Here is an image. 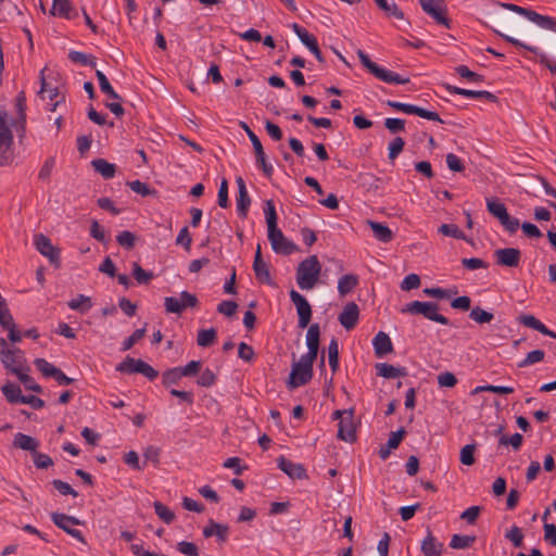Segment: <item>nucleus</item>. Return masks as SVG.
I'll return each mask as SVG.
<instances>
[{"label":"nucleus","instance_id":"nucleus-1","mask_svg":"<svg viewBox=\"0 0 556 556\" xmlns=\"http://www.w3.org/2000/svg\"><path fill=\"white\" fill-rule=\"evenodd\" d=\"M321 264L316 255L303 260L296 268V283L302 290L313 289L319 280Z\"/></svg>","mask_w":556,"mask_h":556},{"label":"nucleus","instance_id":"nucleus-2","mask_svg":"<svg viewBox=\"0 0 556 556\" xmlns=\"http://www.w3.org/2000/svg\"><path fill=\"white\" fill-rule=\"evenodd\" d=\"M357 55L363 66L366 67L368 72L379 80L384 81L387 84L397 85H405L409 83L408 77H402L397 73L381 67L377 63L372 62L363 50H358Z\"/></svg>","mask_w":556,"mask_h":556},{"label":"nucleus","instance_id":"nucleus-3","mask_svg":"<svg viewBox=\"0 0 556 556\" xmlns=\"http://www.w3.org/2000/svg\"><path fill=\"white\" fill-rule=\"evenodd\" d=\"M501 5L511 12L522 15L543 29L556 33V18L552 16L542 15L531 9H527L513 3H501Z\"/></svg>","mask_w":556,"mask_h":556},{"label":"nucleus","instance_id":"nucleus-4","mask_svg":"<svg viewBox=\"0 0 556 556\" xmlns=\"http://www.w3.org/2000/svg\"><path fill=\"white\" fill-rule=\"evenodd\" d=\"M7 112H0V165H9L13 161V134L8 125Z\"/></svg>","mask_w":556,"mask_h":556},{"label":"nucleus","instance_id":"nucleus-5","mask_svg":"<svg viewBox=\"0 0 556 556\" xmlns=\"http://www.w3.org/2000/svg\"><path fill=\"white\" fill-rule=\"evenodd\" d=\"M486 208L491 215L496 217L501 225L509 232L514 233L520 227L519 220L511 217L504 203L497 199H486Z\"/></svg>","mask_w":556,"mask_h":556},{"label":"nucleus","instance_id":"nucleus-6","mask_svg":"<svg viewBox=\"0 0 556 556\" xmlns=\"http://www.w3.org/2000/svg\"><path fill=\"white\" fill-rule=\"evenodd\" d=\"M438 311L439 306L437 303L420 301H413L408 303L403 309V312L406 313L420 314L427 319L439 323L441 325H448V319L445 316L439 314Z\"/></svg>","mask_w":556,"mask_h":556},{"label":"nucleus","instance_id":"nucleus-7","mask_svg":"<svg viewBox=\"0 0 556 556\" xmlns=\"http://www.w3.org/2000/svg\"><path fill=\"white\" fill-rule=\"evenodd\" d=\"M198 304H199L198 298L188 291L180 292L179 298L166 296L164 299L165 311L167 313H173V314H178V315L181 314L184 312V309L193 308V307L198 306Z\"/></svg>","mask_w":556,"mask_h":556},{"label":"nucleus","instance_id":"nucleus-8","mask_svg":"<svg viewBox=\"0 0 556 556\" xmlns=\"http://www.w3.org/2000/svg\"><path fill=\"white\" fill-rule=\"evenodd\" d=\"M333 419H340L338 438L345 442H354L356 440L355 425L353 421V410H336Z\"/></svg>","mask_w":556,"mask_h":556},{"label":"nucleus","instance_id":"nucleus-9","mask_svg":"<svg viewBox=\"0 0 556 556\" xmlns=\"http://www.w3.org/2000/svg\"><path fill=\"white\" fill-rule=\"evenodd\" d=\"M51 519L58 528L64 530L67 534L79 542L86 543L81 531L74 528V526L80 525V521L77 518L61 513H52Z\"/></svg>","mask_w":556,"mask_h":556},{"label":"nucleus","instance_id":"nucleus-10","mask_svg":"<svg viewBox=\"0 0 556 556\" xmlns=\"http://www.w3.org/2000/svg\"><path fill=\"white\" fill-rule=\"evenodd\" d=\"M242 127L245 130V132L253 146L257 166H260L262 168L264 175L269 178L274 173V168L270 164H268L266 162V155H265L261 140L245 123H242Z\"/></svg>","mask_w":556,"mask_h":556},{"label":"nucleus","instance_id":"nucleus-11","mask_svg":"<svg viewBox=\"0 0 556 556\" xmlns=\"http://www.w3.org/2000/svg\"><path fill=\"white\" fill-rule=\"evenodd\" d=\"M386 103L388 106H390L396 111H400V112H403L406 114H414V115L420 116V117L429 119V121L439 122L441 124L443 123V121L441 119V117L439 116V114L437 112L428 111L426 109H422V108L414 105V104L403 103V102L393 101V100H388Z\"/></svg>","mask_w":556,"mask_h":556},{"label":"nucleus","instance_id":"nucleus-12","mask_svg":"<svg viewBox=\"0 0 556 556\" xmlns=\"http://www.w3.org/2000/svg\"><path fill=\"white\" fill-rule=\"evenodd\" d=\"M268 240L276 253L290 255L298 250V247L288 240L278 227L268 230Z\"/></svg>","mask_w":556,"mask_h":556},{"label":"nucleus","instance_id":"nucleus-13","mask_svg":"<svg viewBox=\"0 0 556 556\" xmlns=\"http://www.w3.org/2000/svg\"><path fill=\"white\" fill-rule=\"evenodd\" d=\"M34 243L40 254L46 256L52 265L60 267V250L52 244L47 236L36 235Z\"/></svg>","mask_w":556,"mask_h":556},{"label":"nucleus","instance_id":"nucleus-14","mask_svg":"<svg viewBox=\"0 0 556 556\" xmlns=\"http://www.w3.org/2000/svg\"><path fill=\"white\" fill-rule=\"evenodd\" d=\"M290 299L292 303L296 307L299 321L298 325L300 328H306L311 321L312 318V307L307 300L298 291L291 290L290 291Z\"/></svg>","mask_w":556,"mask_h":556},{"label":"nucleus","instance_id":"nucleus-15","mask_svg":"<svg viewBox=\"0 0 556 556\" xmlns=\"http://www.w3.org/2000/svg\"><path fill=\"white\" fill-rule=\"evenodd\" d=\"M422 10L430 15L438 24L450 27L448 18L442 9L443 0H419Z\"/></svg>","mask_w":556,"mask_h":556},{"label":"nucleus","instance_id":"nucleus-16","mask_svg":"<svg viewBox=\"0 0 556 556\" xmlns=\"http://www.w3.org/2000/svg\"><path fill=\"white\" fill-rule=\"evenodd\" d=\"M0 357L5 368L10 369L15 375H20L24 369L23 365L25 358L22 350L17 348L5 350V353L0 355Z\"/></svg>","mask_w":556,"mask_h":556},{"label":"nucleus","instance_id":"nucleus-17","mask_svg":"<svg viewBox=\"0 0 556 556\" xmlns=\"http://www.w3.org/2000/svg\"><path fill=\"white\" fill-rule=\"evenodd\" d=\"M494 256L497 265L517 267L521 260V252L516 248H504L496 250Z\"/></svg>","mask_w":556,"mask_h":556},{"label":"nucleus","instance_id":"nucleus-18","mask_svg":"<svg viewBox=\"0 0 556 556\" xmlns=\"http://www.w3.org/2000/svg\"><path fill=\"white\" fill-rule=\"evenodd\" d=\"M278 468L288 475L291 479H305L307 478L306 469L302 464L293 463L285 456L277 458Z\"/></svg>","mask_w":556,"mask_h":556},{"label":"nucleus","instance_id":"nucleus-19","mask_svg":"<svg viewBox=\"0 0 556 556\" xmlns=\"http://www.w3.org/2000/svg\"><path fill=\"white\" fill-rule=\"evenodd\" d=\"M359 318V308L356 303L350 302L344 307L343 311L339 315V323L346 330L353 329Z\"/></svg>","mask_w":556,"mask_h":556},{"label":"nucleus","instance_id":"nucleus-20","mask_svg":"<svg viewBox=\"0 0 556 556\" xmlns=\"http://www.w3.org/2000/svg\"><path fill=\"white\" fill-rule=\"evenodd\" d=\"M236 184L238 187V195H237V211L239 216L247 217L249 206L251 204V199L247 190L245 182L241 176L236 178Z\"/></svg>","mask_w":556,"mask_h":556},{"label":"nucleus","instance_id":"nucleus-21","mask_svg":"<svg viewBox=\"0 0 556 556\" xmlns=\"http://www.w3.org/2000/svg\"><path fill=\"white\" fill-rule=\"evenodd\" d=\"M253 269H254L256 279L260 282L266 283V285H269V286L273 285V279H271L270 274H269L268 265L262 258L261 245L260 244L257 245V249H256V252H255V257H254V262H253Z\"/></svg>","mask_w":556,"mask_h":556},{"label":"nucleus","instance_id":"nucleus-22","mask_svg":"<svg viewBox=\"0 0 556 556\" xmlns=\"http://www.w3.org/2000/svg\"><path fill=\"white\" fill-rule=\"evenodd\" d=\"M313 377V369H308L306 367H301L293 363L292 370L289 377V386L290 388H299L306 384Z\"/></svg>","mask_w":556,"mask_h":556},{"label":"nucleus","instance_id":"nucleus-23","mask_svg":"<svg viewBox=\"0 0 556 556\" xmlns=\"http://www.w3.org/2000/svg\"><path fill=\"white\" fill-rule=\"evenodd\" d=\"M374 351L377 357H384L393 352V344L388 333L379 331L372 340Z\"/></svg>","mask_w":556,"mask_h":556},{"label":"nucleus","instance_id":"nucleus-24","mask_svg":"<svg viewBox=\"0 0 556 556\" xmlns=\"http://www.w3.org/2000/svg\"><path fill=\"white\" fill-rule=\"evenodd\" d=\"M50 14L66 20L77 16V12L70 0H53Z\"/></svg>","mask_w":556,"mask_h":556},{"label":"nucleus","instance_id":"nucleus-25","mask_svg":"<svg viewBox=\"0 0 556 556\" xmlns=\"http://www.w3.org/2000/svg\"><path fill=\"white\" fill-rule=\"evenodd\" d=\"M375 369L377 376L386 379H395L407 376V370L405 367H395L388 363H377L375 365Z\"/></svg>","mask_w":556,"mask_h":556},{"label":"nucleus","instance_id":"nucleus-26","mask_svg":"<svg viewBox=\"0 0 556 556\" xmlns=\"http://www.w3.org/2000/svg\"><path fill=\"white\" fill-rule=\"evenodd\" d=\"M446 90L451 94H460V96H464L466 98L485 99V100H489V101H495L496 100V97L493 93H491L490 91H486V90L476 91V90L459 88V87H455V86H451V85L446 86Z\"/></svg>","mask_w":556,"mask_h":556},{"label":"nucleus","instance_id":"nucleus-27","mask_svg":"<svg viewBox=\"0 0 556 556\" xmlns=\"http://www.w3.org/2000/svg\"><path fill=\"white\" fill-rule=\"evenodd\" d=\"M443 544L438 542L430 530L427 536L421 542V552L425 556H441L443 552Z\"/></svg>","mask_w":556,"mask_h":556},{"label":"nucleus","instance_id":"nucleus-28","mask_svg":"<svg viewBox=\"0 0 556 556\" xmlns=\"http://www.w3.org/2000/svg\"><path fill=\"white\" fill-rule=\"evenodd\" d=\"M518 320L520 324H522L526 327L532 328V329L541 332L544 336H548L551 338L556 339V333L554 331L549 330L543 323H541L533 315H521L518 317Z\"/></svg>","mask_w":556,"mask_h":556},{"label":"nucleus","instance_id":"nucleus-29","mask_svg":"<svg viewBox=\"0 0 556 556\" xmlns=\"http://www.w3.org/2000/svg\"><path fill=\"white\" fill-rule=\"evenodd\" d=\"M13 445L23 451H29L33 455L37 451L39 442L30 435L18 432L14 435Z\"/></svg>","mask_w":556,"mask_h":556},{"label":"nucleus","instance_id":"nucleus-30","mask_svg":"<svg viewBox=\"0 0 556 556\" xmlns=\"http://www.w3.org/2000/svg\"><path fill=\"white\" fill-rule=\"evenodd\" d=\"M320 340V328L318 324H312L306 332L307 352L318 355Z\"/></svg>","mask_w":556,"mask_h":556},{"label":"nucleus","instance_id":"nucleus-31","mask_svg":"<svg viewBox=\"0 0 556 556\" xmlns=\"http://www.w3.org/2000/svg\"><path fill=\"white\" fill-rule=\"evenodd\" d=\"M368 225L378 241L388 243L393 240V232L388 226L372 220H368Z\"/></svg>","mask_w":556,"mask_h":556},{"label":"nucleus","instance_id":"nucleus-32","mask_svg":"<svg viewBox=\"0 0 556 556\" xmlns=\"http://www.w3.org/2000/svg\"><path fill=\"white\" fill-rule=\"evenodd\" d=\"M92 167L99 173L104 179L113 178L116 172V166L109 163L104 159H96L91 162Z\"/></svg>","mask_w":556,"mask_h":556},{"label":"nucleus","instance_id":"nucleus-33","mask_svg":"<svg viewBox=\"0 0 556 556\" xmlns=\"http://www.w3.org/2000/svg\"><path fill=\"white\" fill-rule=\"evenodd\" d=\"M67 305L71 309L85 314L92 307V301L90 296L79 294L77 298L68 301Z\"/></svg>","mask_w":556,"mask_h":556},{"label":"nucleus","instance_id":"nucleus-34","mask_svg":"<svg viewBox=\"0 0 556 556\" xmlns=\"http://www.w3.org/2000/svg\"><path fill=\"white\" fill-rule=\"evenodd\" d=\"M291 28L296 34V36L299 37L301 42L304 46H306L308 49H312L314 46H316L318 43L317 39L312 34H309L305 28L300 26L299 24L293 23L291 25Z\"/></svg>","mask_w":556,"mask_h":556},{"label":"nucleus","instance_id":"nucleus-35","mask_svg":"<svg viewBox=\"0 0 556 556\" xmlns=\"http://www.w3.org/2000/svg\"><path fill=\"white\" fill-rule=\"evenodd\" d=\"M358 283L357 276L349 274L342 276L338 281V291L341 295L350 293Z\"/></svg>","mask_w":556,"mask_h":556},{"label":"nucleus","instance_id":"nucleus-36","mask_svg":"<svg viewBox=\"0 0 556 556\" xmlns=\"http://www.w3.org/2000/svg\"><path fill=\"white\" fill-rule=\"evenodd\" d=\"M2 392L10 403L16 404L24 401L21 388L14 383H8L2 387Z\"/></svg>","mask_w":556,"mask_h":556},{"label":"nucleus","instance_id":"nucleus-37","mask_svg":"<svg viewBox=\"0 0 556 556\" xmlns=\"http://www.w3.org/2000/svg\"><path fill=\"white\" fill-rule=\"evenodd\" d=\"M141 359H136L127 356L122 363L116 366V370L123 374H138L140 370Z\"/></svg>","mask_w":556,"mask_h":556},{"label":"nucleus","instance_id":"nucleus-38","mask_svg":"<svg viewBox=\"0 0 556 556\" xmlns=\"http://www.w3.org/2000/svg\"><path fill=\"white\" fill-rule=\"evenodd\" d=\"M475 541V535L454 534L451 539L450 546L455 549H465L470 547Z\"/></svg>","mask_w":556,"mask_h":556},{"label":"nucleus","instance_id":"nucleus-39","mask_svg":"<svg viewBox=\"0 0 556 556\" xmlns=\"http://www.w3.org/2000/svg\"><path fill=\"white\" fill-rule=\"evenodd\" d=\"M96 76L99 81L100 90L103 93H105L108 97H110L111 99H114V100L121 99V97L115 92V90L111 86L108 77L101 71H97Z\"/></svg>","mask_w":556,"mask_h":556},{"label":"nucleus","instance_id":"nucleus-40","mask_svg":"<svg viewBox=\"0 0 556 556\" xmlns=\"http://www.w3.org/2000/svg\"><path fill=\"white\" fill-rule=\"evenodd\" d=\"M216 336H217V332L214 328L201 329L198 332L197 343L199 346L207 348L215 342Z\"/></svg>","mask_w":556,"mask_h":556},{"label":"nucleus","instance_id":"nucleus-41","mask_svg":"<svg viewBox=\"0 0 556 556\" xmlns=\"http://www.w3.org/2000/svg\"><path fill=\"white\" fill-rule=\"evenodd\" d=\"M328 361L332 372L339 369V344L337 339H331L328 345Z\"/></svg>","mask_w":556,"mask_h":556},{"label":"nucleus","instance_id":"nucleus-42","mask_svg":"<svg viewBox=\"0 0 556 556\" xmlns=\"http://www.w3.org/2000/svg\"><path fill=\"white\" fill-rule=\"evenodd\" d=\"M264 214L266 218L267 229L271 230L274 228H277V213L273 200L265 201Z\"/></svg>","mask_w":556,"mask_h":556},{"label":"nucleus","instance_id":"nucleus-43","mask_svg":"<svg viewBox=\"0 0 556 556\" xmlns=\"http://www.w3.org/2000/svg\"><path fill=\"white\" fill-rule=\"evenodd\" d=\"M439 232L458 240H467L466 235L455 224H442L439 227Z\"/></svg>","mask_w":556,"mask_h":556},{"label":"nucleus","instance_id":"nucleus-44","mask_svg":"<svg viewBox=\"0 0 556 556\" xmlns=\"http://www.w3.org/2000/svg\"><path fill=\"white\" fill-rule=\"evenodd\" d=\"M375 2L388 15L394 16L397 20L404 18V13L395 3H389L387 0H375Z\"/></svg>","mask_w":556,"mask_h":556},{"label":"nucleus","instance_id":"nucleus-45","mask_svg":"<svg viewBox=\"0 0 556 556\" xmlns=\"http://www.w3.org/2000/svg\"><path fill=\"white\" fill-rule=\"evenodd\" d=\"M153 507L157 517L162 519L166 525H169L174 521L175 514L167 506L156 501L153 503Z\"/></svg>","mask_w":556,"mask_h":556},{"label":"nucleus","instance_id":"nucleus-46","mask_svg":"<svg viewBox=\"0 0 556 556\" xmlns=\"http://www.w3.org/2000/svg\"><path fill=\"white\" fill-rule=\"evenodd\" d=\"M68 59L72 62L78 63V64H81V65H88V66H91V67L96 66L94 58L92 55L86 54V53L80 52V51H75V50L70 51Z\"/></svg>","mask_w":556,"mask_h":556},{"label":"nucleus","instance_id":"nucleus-47","mask_svg":"<svg viewBox=\"0 0 556 556\" xmlns=\"http://www.w3.org/2000/svg\"><path fill=\"white\" fill-rule=\"evenodd\" d=\"M469 317L478 324H488L494 318L492 313L482 309L480 306L471 308Z\"/></svg>","mask_w":556,"mask_h":556},{"label":"nucleus","instance_id":"nucleus-48","mask_svg":"<svg viewBox=\"0 0 556 556\" xmlns=\"http://www.w3.org/2000/svg\"><path fill=\"white\" fill-rule=\"evenodd\" d=\"M182 377L184 376H182L179 367H174V368H170V369L166 370L165 372H163L162 383L164 387L177 384Z\"/></svg>","mask_w":556,"mask_h":556},{"label":"nucleus","instance_id":"nucleus-49","mask_svg":"<svg viewBox=\"0 0 556 556\" xmlns=\"http://www.w3.org/2000/svg\"><path fill=\"white\" fill-rule=\"evenodd\" d=\"M132 276L140 285H147L153 278L152 271L144 270L138 263L132 264Z\"/></svg>","mask_w":556,"mask_h":556},{"label":"nucleus","instance_id":"nucleus-50","mask_svg":"<svg viewBox=\"0 0 556 556\" xmlns=\"http://www.w3.org/2000/svg\"><path fill=\"white\" fill-rule=\"evenodd\" d=\"M37 369L45 376V377H54V375L58 371V367L46 361L45 358H37L34 362Z\"/></svg>","mask_w":556,"mask_h":556},{"label":"nucleus","instance_id":"nucleus-51","mask_svg":"<svg viewBox=\"0 0 556 556\" xmlns=\"http://www.w3.org/2000/svg\"><path fill=\"white\" fill-rule=\"evenodd\" d=\"M161 448L154 445H149L143 451V464L152 463L155 467L160 464Z\"/></svg>","mask_w":556,"mask_h":556},{"label":"nucleus","instance_id":"nucleus-52","mask_svg":"<svg viewBox=\"0 0 556 556\" xmlns=\"http://www.w3.org/2000/svg\"><path fill=\"white\" fill-rule=\"evenodd\" d=\"M505 538L509 540L515 547H521L523 544V533L517 526H513L506 533Z\"/></svg>","mask_w":556,"mask_h":556},{"label":"nucleus","instance_id":"nucleus-53","mask_svg":"<svg viewBox=\"0 0 556 556\" xmlns=\"http://www.w3.org/2000/svg\"><path fill=\"white\" fill-rule=\"evenodd\" d=\"M545 353L542 350H534L527 354L526 358L522 359L518 366L520 368L528 367L530 365H533L535 363H539L544 359Z\"/></svg>","mask_w":556,"mask_h":556},{"label":"nucleus","instance_id":"nucleus-54","mask_svg":"<svg viewBox=\"0 0 556 556\" xmlns=\"http://www.w3.org/2000/svg\"><path fill=\"white\" fill-rule=\"evenodd\" d=\"M475 450L476 446L473 444H467L460 450L459 459L460 463L466 466H471L475 464Z\"/></svg>","mask_w":556,"mask_h":556},{"label":"nucleus","instance_id":"nucleus-55","mask_svg":"<svg viewBox=\"0 0 556 556\" xmlns=\"http://www.w3.org/2000/svg\"><path fill=\"white\" fill-rule=\"evenodd\" d=\"M127 186L136 193L148 197L155 193V190L150 189L149 186L140 180L128 181Z\"/></svg>","mask_w":556,"mask_h":556},{"label":"nucleus","instance_id":"nucleus-56","mask_svg":"<svg viewBox=\"0 0 556 556\" xmlns=\"http://www.w3.org/2000/svg\"><path fill=\"white\" fill-rule=\"evenodd\" d=\"M456 73L462 77L475 83L483 81V76L470 71L466 65H459L455 68Z\"/></svg>","mask_w":556,"mask_h":556},{"label":"nucleus","instance_id":"nucleus-57","mask_svg":"<svg viewBox=\"0 0 556 556\" xmlns=\"http://www.w3.org/2000/svg\"><path fill=\"white\" fill-rule=\"evenodd\" d=\"M144 334L146 328L135 330L131 336L124 340L122 351L130 350L134 346V344H136L139 340H141L144 337Z\"/></svg>","mask_w":556,"mask_h":556},{"label":"nucleus","instance_id":"nucleus-58","mask_svg":"<svg viewBox=\"0 0 556 556\" xmlns=\"http://www.w3.org/2000/svg\"><path fill=\"white\" fill-rule=\"evenodd\" d=\"M135 240H136L135 235L128 230H124V231L119 232L116 237V241L118 242V244L128 250L134 248Z\"/></svg>","mask_w":556,"mask_h":556},{"label":"nucleus","instance_id":"nucleus-59","mask_svg":"<svg viewBox=\"0 0 556 556\" xmlns=\"http://www.w3.org/2000/svg\"><path fill=\"white\" fill-rule=\"evenodd\" d=\"M405 146L404 140L401 137H395L389 144V159L395 160L403 151Z\"/></svg>","mask_w":556,"mask_h":556},{"label":"nucleus","instance_id":"nucleus-60","mask_svg":"<svg viewBox=\"0 0 556 556\" xmlns=\"http://www.w3.org/2000/svg\"><path fill=\"white\" fill-rule=\"evenodd\" d=\"M237 308H238V304L235 302V301H222L218 305H217V312L219 314H223L227 317H231L236 314L237 312Z\"/></svg>","mask_w":556,"mask_h":556},{"label":"nucleus","instance_id":"nucleus-61","mask_svg":"<svg viewBox=\"0 0 556 556\" xmlns=\"http://www.w3.org/2000/svg\"><path fill=\"white\" fill-rule=\"evenodd\" d=\"M216 382V375L210 369L206 368L202 371L200 377L198 378L197 383L204 388H210Z\"/></svg>","mask_w":556,"mask_h":556},{"label":"nucleus","instance_id":"nucleus-62","mask_svg":"<svg viewBox=\"0 0 556 556\" xmlns=\"http://www.w3.org/2000/svg\"><path fill=\"white\" fill-rule=\"evenodd\" d=\"M419 286H420V277L417 274L407 275L401 282V289L404 291L417 289Z\"/></svg>","mask_w":556,"mask_h":556},{"label":"nucleus","instance_id":"nucleus-63","mask_svg":"<svg viewBox=\"0 0 556 556\" xmlns=\"http://www.w3.org/2000/svg\"><path fill=\"white\" fill-rule=\"evenodd\" d=\"M33 458L35 466L40 469H46L53 465V460L49 455L39 453L38 451L33 454Z\"/></svg>","mask_w":556,"mask_h":556},{"label":"nucleus","instance_id":"nucleus-64","mask_svg":"<svg viewBox=\"0 0 556 556\" xmlns=\"http://www.w3.org/2000/svg\"><path fill=\"white\" fill-rule=\"evenodd\" d=\"M177 549L187 556H199V549L192 542L181 541L177 544Z\"/></svg>","mask_w":556,"mask_h":556}]
</instances>
